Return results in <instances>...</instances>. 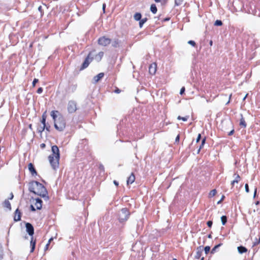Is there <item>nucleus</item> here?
<instances>
[{
	"label": "nucleus",
	"mask_w": 260,
	"mask_h": 260,
	"mask_svg": "<svg viewBox=\"0 0 260 260\" xmlns=\"http://www.w3.org/2000/svg\"><path fill=\"white\" fill-rule=\"evenodd\" d=\"M29 190L36 194L45 198L47 200L48 199L46 196L47 191L46 188L38 181H35L29 183Z\"/></svg>",
	"instance_id": "f257e3e1"
},
{
	"label": "nucleus",
	"mask_w": 260,
	"mask_h": 260,
	"mask_svg": "<svg viewBox=\"0 0 260 260\" xmlns=\"http://www.w3.org/2000/svg\"><path fill=\"white\" fill-rule=\"evenodd\" d=\"M52 154L48 157L49 162L54 170H56L59 166L60 153L58 147L53 145L51 147Z\"/></svg>",
	"instance_id": "f03ea898"
},
{
	"label": "nucleus",
	"mask_w": 260,
	"mask_h": 260,
	"mask_svg": "<svg viewBox=\"0 0 260 260\" xmlns=\"http://www.w3.org/2000/svg\"><path fill=\"white\" fill-rule=\"evenodd\" d=\"M54 123L55 129L58 131L61 132L63 131L66 127V124L65 119L61 115H59L57 120Z\"/></svg>",
	"instance_id": "7ed1b4c3"
},
{
	"label": "nucleus",
	"mask_w": 260,
	"mask_h": 260,
	"mask_svg": "<svg viewBox=\"0 0 260 260\" xmlns=\"http://www.w3.org/2000/svg\"><path fill=\"white\" fill-rule=\"evenodd\" d=\"M130 213L126 208H122L118 213V219L119 222H123L126 221L129 218Z\"/></svg>",
	"instance_id": "20e7f679"
},
{
	"label": "nucleus",
	"mask_w": 260,
	"mask_h": 260,
	"mask_svg": "<svg viewBox=\"0 0 260 260\" xmlns=\"http://www.w3.org/2000/svg\"><path fill=\"white\" fill-rule=\"evenodd\" d=\"M111 42V39L105 37V36L100 37L98 39L99 44L101 46H108V45H109L110 44Z\"/></svg>",
	"instance_id": "39448f33"
},
{
	"label": "nucleus",
	"mask_w": 260,
	"mask_h": 260,
	"mask_svg": "<svg viewBox=\"0 0 260 260\" xmlns=\"http://www.w3.org/2000/svg\"><path fill=\"white\" fill-rule=\"evenodd\" d=\"M77 110V104L75 102L70 101L68 104V110L70 113L75 112Z\"/></svg>",
	"instance_id": "423d86ee"
},
{
	"label": "nucleus",
	"mask_w": 260,
	"mask_h": 260,
	"mask_svg": "<svg viewBox=\"0 0 260 260\" xmlns=\"http://www.w3.org/2000/svg\"><path fill=\"white\" fill-rule=\"evenodd\" d=\"M26 230L29 236H32L34 234V229L32 224L27 222L25 223Z\"/></svg>",
	"instance_id": "0eeeda50"
},
{
	"label": "nucleus",
	"mask_w": 260,
	"mask_h": 260,
	"mask_svg": "<svg viewBox=\"0 0 260 260\" xmlns=\"http://www.w3.org/2000/svg\"><path fill=\"white\" fill-rule=\"evenodd\" d=\"M90 55V53L89 54L88 56L86 57V58L85 59V60H84L83 63H82V66L80 69L81 70H83V69L86 68L88 66L89 62L92 60V58H89Z\"/></svg>",
	"instance_id": "6e6552de"
},
{
	"label": "nucleus",
	"mask_w": 260,
	"mask_h": 260,
	"mask_svg": "<svg viewBox=\"0 0 260 260\" xmlns=\"http://www.w3.org/2000/svg\"><path fill=\"white\" fill-rule=\"evenodd\" d=\"M156 71V64L155 63H152L150 65L149 68V73L151 75H154Z\"/></svg>",
	"instance_id": "1a4fd4ad"
},
{
	"label": "nucleus",
	"mask_w": 260,
	"mask_h": 260,
	"mask_svg": "<svg viewBox=\"0 0 260 260\" xmlns=\"http://www.w3.org/2000/svg\"><path fill=\"white\" fill-rule=\"evenodd\" d=\"M28 168L29 172H30V173L31 174V175L32 176L37 175V171H36L35 168H34V166L32 165V164L29 163L28 165Z\"/></svg>",
	"instance_id": "9d476101"
},
{
	"label": "nucleus",
	"mask_w": 260,
	"mask_h": 260,
	"mask_svg": "<svg viewBox=\"0 0 260 260\" xmlns=\"http://www.w3.org/2000/svg\"><path fill=\"white\" fill-rule=\"evenodd\" d=\"M42 201L39 199L37 198L36 199L35 206L36 208L38 210H40L42 207Z\"/></svg>",
	"instance_id": "9b49d317"
},
{
	"label": "nucleus",
	"mask_w": 260,
	"mask_h": 260,
	"mask_svg": "<svg viewBox=\"0 0 260 260\" xmlns=\"http://www.w3.org/2000/svg\"><path fill=\"white\" fill-rule=\"evenodd\" d=\"M21 219V212L19 211L18 209H17L15 211V216L14 220L16 221L20 220Z\"/></svg>",
	"instance_id": "f8f14e48"
},
{
	"label": "nucleus",
	"mask_w": 260,
	"mask_h": 260,
	"mask_svg": "<svg viewBox=\"0 0 260 260\" xmlns=\"http://www.w3.org/2000/svg\"><path fill=\"white\" fill-rule=\"evenodd\" d=\"M104 74L103 73H100L93 78V80L95 83L98 82L102 78H103Z\"/></svg>",
	"instance_id": "ddd939ff"
},
{
	"label": "nucleus",
	"mask_w": 260,
	"mask_h": 260,
	"mask_svg": "<svg viewBox=\"0 0 260 260\" xmlns=\"http://www.w3.org/2000/svg\"><path fill=\"white\" fill-rule=\"evenodd\" d=\"M202 246H199L197 248V251L196 252V254L195 255V258L197 259H199L200 258L202 255Z\"/></svg>",
	"instance_id": "4468645a"
},
{
	"label": "nucleus",
	"mask_w": 260,
	"mask_h": 260,
	"mask_svg": "<svg viewBox=\"0 0 260 260\" xmlns=\"http://www.w3.org/2000/svg\"><path fill=\"white\" fill-rule=\"evenodd\" d=\"M57 114H59V112L58 111H52L51 112V116L54 120V122L57 120L58 116H57Z\"/></svg>",
	"instance_id": "2eb2a0df"
},
{
	"label": "nucleus",
	"mask_w": 260,
	"mask_h": 260,
	"mask_svg": "<svg viewBox=\"0 0 260 260\" xmlns=\"http://www.w3.org/2000/svg\"><path fill=\"white\" fill-rule=\"evenodd\" d=\"M135 176L133 173H132V174L129 176V177L127 179V184H129L133 183L135 181Z\"/></svg>",
	"instance_id": "dca6fc26"
},
{
	"label": "nucleus",
	"mask_w": 260,
	"mask_h": 260,
	"mask_svg": "<svg viewBox=\"0 0 260 260\" xmlns=\"http://www.w3.org/2000/svg\"><path fill=\"white\" fill-rule=\"evenodd\" d=\"M35 245H36V241L33 240V237H31V241H30V246H31V250L30 252H32L35 248Z\"/></svg>",
	"instance_id": "f3484780"
},
{
	"label": "nucleus",
	"mask_w": 260,
	"mask_h": 260,
	"mask_svg": "<svg viewBox=\"0 0 260 260\" xmlns=\"http://www.w3.org/2000/svg\"><path fill=\"white\" fill-rule=\"evenodd\" d=\"M238 250L240 253L242 254L243 253L246 252L247 251V249H246V247L242 246H240L238 247Z\"/></svg>",
	"instance_id": "a211bd4d"
},
{
	"label": "nucleus",
	"mask_w": 260,
	"mask_h": 260,
	"mask_svg": "<svg viewBox=\"0 0 260 260\" xmlns=\"http://www.w3.org/2000/svg\"><path fill=\"white\" fill-rule=\"evenodd\" d=\"M46 111H45L42 115V123L44 125V128H45L46 127Z\"/></svg>",
	"instance_id": "6ab92c4d"
},
{
	"label": "nucleus",
	"mask_w": 260,
	"mask_h": 260,
	"mask_svg": "<svg viewBox=\"0 0 260 260\" xmlns=\"http://www.w3.org/2000/svg\"><path fill=\"white\" fill-rule=\"evenodd\" d=\"M241 118L240 119V125L243 127H246V123L245 121L244 118L243 117V116L242 114L241 115Z\"/></svg>",
	"instance_id": "aec40b11"
},
{
	"label": "nucleus",
	"mask_w": 260,
	"mask_h": 260,
	"mask_svg": "<svg viewBox=\"0 0 260 260\" xmlns=\"http://www.w3.org/2000/svg\"><path fill=\"white\" fill-rule=\"evenodd\" d=\"M141 17H142V15L140 13H136L134 16V19L136 21L140 20L141 19Z\"/></svg>",
	"instance_id": "412c9836"
},
{
	"label": "nucleus",
	"mask_w": 260,
	"mask_h": 260,
	"mask_svg": "<svg viewBox=\"0 0 260 260\" xmlns=\"http://www.w3.org/2000/svg\"><path fill=\"white\" fill-rule=\"evenodd\" d=\"M150 11L153 14H155L157 12V9L155 4H152L151 5Z\"/></svg>",
	"instance_id": "4be33fe9"
},
{
	"label": "nucleus",
	"mask_w": 260,
	"mask_h": 260,
	"mask_svg": "<svg viewBox=\"0 0 260 260\" xmlns=\"http://www.w3.org/2000/svg\"><path fill=\"white\" fill-rule=\"evenodd\" d=\"M4 206L5 207L9 209V210L11 209V204L8 200L5 201L4 202Z\"/></svg>",
	"instance_id": "5701e85b"
},
{
	"label": "nucleus",
	"mask_w": 260,
	"mask_h": 260,
	"mask_svg": "<svg viewBox=\"0 0 260 260\" xmlns=\"http://www.w3.org/2000/svg\"><path fill=\"white\" fill-rule=\"evenodd\" d=\"M139 21V26L141 28L143 26V24L147 21V18H144L142 19H141V20Z\"/></svg>",
	"instance_id": "b1692460"
},
{
	"label": "nucleus",
	"mask_w": 260,
	"mask_h": 260,
	"mask_svg": "<svg viewBox=\"0 0 260 260\" xmlns=\"http://www.w3.org/2000/svg\"><path fill=\"white\" fill-rule=\"evenodd\" d=\"M222 245L221 243H220L216 246H215L211 250V253L213 254L215 252L216 249L217 248H218L220 246H221V245Z\"/></svg>",
	"instance_id": "393cba45"
},
{
	"label": "nucleus",
	"mask_w": 260,
	"mask_h": 260,
	"mask_svg": "<svg viewBox=\"0 0 260 260\" xmlns=\"http://www.w3.org/2000/svg\"><path fill=\"white\" fill-rule=\"evenodd\" d=\"M205 141H206V138H204V139H203V140H202V143L198 150V153H199L200 151V150L202 149V148L203 147L204 144L205 143Z\"/></svg>",
	"instance_id": "a878e982"
},
{
	"label": "nucleus",
	"mask_w": 260,
	"mask_h": 260,
	"mask_svg": "<svg viewBox=\"0 0 260 260\" xmlns=\"http://www.w3.org/2000/svg\"><path fill=\"white\" fill-rule=\"evenodd\" d=\"M221 220L222 225H224L227 221V218L226 216H222L221 217Z\"/></svg>",
	"instance_id": "bb28decb"
},
{
	"label": "nucleus",
	"mask_w": 260,
	"mask_h": 260,
	"mask_svg": "<svg viewBox=\"0 0 260 260\" xmlns=\"http://www.w3.org/2000/svg\"><path fill=\"white\" fill-rule=\"evenodd\" d=\"M216 193V189H213L210 192L209 196L210 198H212V197H214Z\"/></svg>",
	"instance_id": "cd10ccee"
},
{
	"label": "nucleus",
	"mask_w": 260,
	"mask_h": 260,
	"mask_svg": "<svg viewBox=\"0 0 260 260\" xmlns=\"http://www.w3.org/2000/svg\"><path fill=\"white\" fill-rule=\"evenodd\" d=\"M183 2V0H175V5L176 6H180Z\"/></svg>",
	"instance_id": "c85d7f7f"
},
{
	"label": "nucleus",
	"mask_w": 260,
	"mask_h": 260,
	"mask_svg": "<svg viewBox=\"0 0 260 260\" xmlns=\"http://www.w3.org/2000/svg\"><path fill=\"white\" fill-rule=\"evenodd\" d=\"M222 25V22L220 20H216L214 23V25H215V26H221Z\"/></svg>",
	"instance_id": "c756f323"
},
{
	"label": "nucleus",
	"mask_w": 260,
	"mask_h": 260,
	"mask_svg": "<svg viewBox=\"0 0 260 260\" xmlns=\"http://www.w3.org/2000/svg\"><path fill=\"white\" fill-rule=\"evenodd\" d=\"M104 55V52H100L98 54L96 55V57H98L99 60H101L102 58V57Z\"/></svg>",
	"instance_id": "7c9ffc66"
},
{
	"label": "nucleus",
	"mask_w": 260,
	"mask_h": 260,
	"mask_svg": "<svg viewBox=\"0 0 260 260\" xmlns=\"http://www.w3.org/2000/svg\"><path fill=\"white\" fill-rule=\"evenodd\" d=\"M188 44L192 46L193 47L196 46V43L194 41L190 40L188 41Z\"/></svg>",
	"instance_id": "2f4dec72"
},
{
	"label": "nucleus",
	"mask_w": 260,
	"mask_h": 260,
	"mask_svg": "<svg viewBox=\"0 0 260 260\" xmlns=\"http://www.w3.org/2000/svg\"><path fill=\"white\" fill-rule=\"evenodd\" d=\"M205 252L206 254H207L210 250V247L209 246H207L204 248Z\"/></svg>",
	"instance_id": "473e14b6"
},
{
	"label": "nucleus",
	"mask_w": 260,
	"mask_h": 260,
	"mask_svg": "<svg viewBox=\"0 0 260 260\" xmlns=\"http://www.w3.org/2000/svg\"><path fill=\"white\" fill-rule=\"evenodd\" d=\"M177 119L179 120L182 119L183 121H186L188 119V117H181L180 116H179Z\"/></svg>",
	"instance_id": "72a5a7b5"
},
{
	"label": "nucleus",
	"mask_w": 260,
	"mask_h": 260,
	"mask_svg": "<svg viewBox=\"0 0 260 260\" xmlns=\"http://www.w3.org/2000/svg\"><path fill=\"white\" fill-rule=\"evenodd\" d=\"M118 44V42L117 40L114 41V42L112 44V46L114 47H116Z\"/></svg>",
	"instance_id": "f704fd0d"
},
{
	"label": "nucleus",
	"mask_w": 260,
	"mask_h": 260,
	"mask_svg": "<svg viewBox=\"0 0 260 260\" xmlns=\"http://www.w3.org/2000/svg\"><path fill=\"white\" fill-rule=\"evenodd\" d=\"M3 258V250L2 247L0 245V260Z\"/></svg>",
	"instance_id": "c9c22d12"
},
{
	"label": "nucleus",
	"mask_w": 260,
	"mask_h": 260,
	"mask_svg": "<svg viewBox=\"0 0 260 260\" xmlns=\"http://www.w3.org/2000/svg\"><path fill=\"white\" fill-rule=\"evenodd\" d=\"M235 176H236V177L235 178L234 180H238V183L239 182V181H240V177L239 175H236V174H234Z\"/></svg>",
	"instance_id": "e433bc0d"
},
{
	"label": "nucleus",
	"mask_w": 260,
	"mask_h": 260,
	"mask_svg": "<svg viewBox=\"0 0 260 260\" xmlns=\"http://www.w3.org/2000/svg\"><path fill=\"white\" fill-rule=\"evenodd\" d=\"M45 129V128H44V126H43L42 127H41L40 128L38 129V132L39 133H40V134L41 135V134L44 131Z\"/></svg>",
	"instance_id": "4c0bfd02"
},
{
	"label": "nucleus",
	"mask_w": 260,
	"mask_h": 260,
	"mask_svg": "<svg viewBox=\"0 0 260 260\" xmlns=\"http://www.w3.org/2000/svg\"><path fill=\"white\" fill-rule=\"evenodd\" d=\"M39 81L38 79H35L32 82V86L34 87L37 83Z\"/></svg>",
	"instance_id": "58836bf2"
},
{
	"label": "nucleus",
	"mask_w": 260,
	"mask_h": 260,
	"mask_svg": "<svg viewBox=\"0 0 260 260\" xmlns=\"http://www.w3.org/2000/svg\"><path fill=\"white\" fill-rule=\"evenodd\" d=\"M245 191L246 192H249V187H248V184H246L245 185Z\"/></svg>",
	"instance_id": "ea45409f"
},
{
	"label": "nucleus",
	"mask_w": 260,
	"mask_h": 260,
	"mask_svg": "<svg viewBox=\"0 0 260 260\" xmlns=\"http://www.w3.org/2000/svg\"><path fill=\"white\" fill-rule=\"evenodd\" d=\"M43 91V88L42 87H40L37 90V93L40 94V93H41Z\"/></svg>",
	"instance_id": "a19ab883"
},
{
	"label": "nucleus",
	"mask_w": 260,
	"mask_h": 260,
	"mask_svg": "<svg viewBox=\"0 0 260 260\" xmlns=\"http://www.w3.org/2000/svg\"><path fill=\"white\" fill-rule=\"evenodd\" d=\"M207 225L209 228H211L212 225V221H207Z\"/></svg>",
	"instance_id": "79ce46f5"
},
{
	"label": "nucleus",
	"mask_w": 260,
	"mask_h": 260,
	"mask_svg": "<svg viewBox=\"0 0 260 260\" xmlns=\"http://www.w3.org/2000/svg\"><path fill=\"white\" fill-rule=\"evenodd\" d=\"M184 91H185V87H182L180 90V94H182L183 93H184Z\"/></svg>",
	"instance_id": "37998d69"
},
{
	"label": "nucleus",
	"mask_w": 260,
	"mask_h": 260,
	"mask_svg": "<svg viewBox=\"0 0 260 260\" xmlns=\"http://www.w3.org/2000/svg\"><path fill=\"white\" fill-rule=\"evenodd\" d=\"M201 134H199L198 135V138H197V139L196 140V142L197 143H198L200 141V140L201 139Z\"/></svg>",
	"instance_id": "c03bdc74"
},
{
	"label": "nucleus",
	"mask_w": 260,
	"mask_h": 260,
	"mask_svg": "<svg viewBox=\"0 0 260 260\" xmlns=\"http://www.w3.org/2000/svg\"><path fill=\"white\" fill-rule=\"evenodd\" d=\"M234 133V129H233L231 131H230L229 134H228V135L229 136H231Z\"/></svg>",
	"instance_id": "a18cd8bd"
},
{
	"label": "nucleus",
	"mask_w": 260,
	"mask_h": 260,
	"mask_svg": "<svg viewBox=\"0 0 260 260\" xmlns=\"http://www.w3.org/2000/svg\"><path fill=\"white\" fill-rule=\"evenodd\" d=\"M235 183H238V180H234L232 182V183H231L232 185L233 186V185H234V184H235Z\"/></svg>",
	"instance_id": "49530a36"
},
{
	"label": "nucleus",
	"mask_w": 260,
	"mask_h": 260,
	"mask_svg": "<svg viewBox=\"0 0 260 260\" xmlns=\"http://www.w3.org/2000/svg\"><path fill=\"white\" fill-rule=\"evenodd\" d=\"M224 198L225 197L224 196H222L220 200L217 202V204H220L223 200Z\"/></svg>",
	"instance_id": "de8ad7c7"
},
{
	"label": "nucleus",
	"mask_w": 260,
	"mask_h": 260,
	"mask_svg": "<svg viewBox=\"0 0 260 260\" xmlns=\"http://www.w3.org/2000/svg\"><path fill=\"white\" fill-rule=\"evenodd\" d=\"M46 145L44 143H42L40 145V147L41 148L43 149L45 147Z\"/></svg>",
	"instance_id": "09e8293b"
},
{
	"label": "nucleus",
	"mask_w": 260,
	"mask_h": 260,
	"mask_svg": "<svg viewBox=\"0 0 260 260\" xmlns=\"http://www.w3.org/2000/svg\"><path fill=\"white\" fill-rule=\"evenodd\" d=\"M256 192H257V188H255L254 189V196H253L254 198H255L256 196Z\"/></svg>",
	"instance_id": "8fccbe9b"
},
{
	"label": "nucleus",
	"mask_w": 260,
	"mask_h": 260,
	"mask_svg": "<svg viewBox=\"0 0 260 260\" xmlns=\"http://www.w3.org/2000/svg\"><path fill=\"white\" fill-rule=\"evenodd\" d=\"M120 91L121 90L118 88L115 90V92L117 93H119Z\"/></svg>",
	"instance_id": "3c124183"
},
{
	"label": "nucleus",
	"mask_w": 260,
	"mask_h": 260,
	"mask_svg": "<svg viewBox=\"0 0 260 260\" xmlns=\"http://www.w3.org/2000/svg\"><path fill=\"white\" fill-rule=\"evenodd\" d=\"M31 209L32 211H36V209L35 208L34 206L32 205H31Z\"/></svg>",
	"instance_id": "603ef678"
},
{
	"label": "nucleus",
	"mask_w": 260,
	"mask_h": 260,
	"mask_svg": "<svg viewBox=\"0 0 260 260\" xmlns=\"http://www.w3.org/2000/svg\"><path fill=\"white\" fill-rule=\"evenodd\" d=\"M49 245V244H47L46 245V246L45 247V250H47L48 249Z\"/></svg>",
	"instance_id": "864d4df0"
},
{
	"label": "nucleus",
	"mask_w": 260,
	"mask_h": 260,
	"mask_svg": "<svg viewBox=\"0 0 260 260\" xmlns=\"http://www.w3.org/2000/svg\"><path fill=\"white\" fill-rule=\"evenodd\" d=\"M114 184L116 185V186H118V182L117 181H116V180H114V182H113Z\"/></svg>",
	"instance_id": "5fc2aeb1"
},
{
	"label": "nucleus",
	"mask_w": 260,
	"mask_h": 260,
	"mask_svg": "<svg viewBox=\"0 0 260 260\" xmlns=\"http://www.w3.org/2000/svg\"><path fill=\"white\" fill-rule=\"evenodd\" d=\"M105 8H106V4H104L103 5V11H104V12H105Z\"/></svg>",
	"instance_id": "6e6d98bb"
},
{
	"label": "nucleus",
	"mask_w": 260,
	"mask_h": 260,
	"mask_svg": "<svg viewBox=\"0 0 260 260\" xmlns=\"http://www.w3.org/2000/svg\"><path fill=\"white\" fill-rule=\"evenodd\" d=\"M49 128H50V126H46V125L45 129H46L47 131H48V132H49V131H50V130H49Z\"/></svg>",
	"instance_id": "4d7b16f0"
},
{
	"label": "nucleus",
	"mask_w": 260,
	"mask_h": 260,
	"mask_svg": "<svg viewBox=\"0 0 260 260\" xmlns=\"http://www.w3.org/2000/svg\"><path fill=\"white\" fill-rule=\"evenodd\" d=\"M52 240H53V238H50V239L49 240V241H48V243H47V244H50V243H51V242Z\"/></svg>",
	"instance_id": "13d9d810"
},
{
	"label": "nucleus",
	"mask_w": 260,
	"mask_h": 260,
	"mask_svg": "<svg viewBox=\"0 0 260 260\" xmlns=\"http://www.w3.org/2000/svg\"><path fill=\"white\" fill-rule=\"evenodd\" d=\"M76 87H77L76 85H73V87H72L73 90H75L76 89Z\"/></svg>",
	"instance_id": "bf43d9fd"
},
{
	"label": "nucleus",
	"mask_w": 260,
	"mask_h": 260,
	"mask_svg": "<svg viewBox=\"0 0 260 260\" xmlns=\"http://www.w3.org/2000/svg\"><path fill=\"white\" fill-rule=\"evenodd\" d=\"M179 135H178V136H177V137L176 138V140H176V141H179Z\"/></svg>",
	"instance_id": "052dcab7"
},
{
	"label": "nucleus",
	"mask_w": 260,
	"mask_h": 260,
	"mask_svg": "<svg viewBox=\"0 0 260 260\" xmlns=\"http://www.w3.org/2000/svg\"><path fill=\"white\" fill-rule=\"evenodd\" d=\"M10 197H11V198H10V200H12V199H13V193H11V194Z\"/></svg>",
	"instance_id": "680f3d73"
},
{
	"label": "nucleus",
	"mask_w": 260,
	"mask_h": 260,
	"mask_svg": "<svg viewBox=\"0 0 260 260\" xmlns=\"http://www.w3.org/2000/svg\"><path fill=\"white\" fill-rule=\"evenodd\" d=\"M29 128L30 129H32V124H30L29 125Z\"/></svg>",
	"instance_id": "e2e57ef3"
},
{
	"label": "nucleus",
	"mask_w": 260,
	"mask_h": 260,
	"mask_svg": "<svg viewBox=\"0 0 260 260\" xmlns=\"http://www.w3.org/2000/svg\"><path fill=\"white\" fill-rule=\"evenodd\" d=\"M209 44H210V46H212V44H213V42H212V41H210Z\"/></svg>",
	"instance_id": "0e129e2a"
},
{
	"label": "nucleus",
	"mask_w": 260,
	"mask_h": 260,
	"mask_svg": "<svg viewBox=\"0 0 260 260\" xmlns=\"http://www.w3.org/2000/svg\"><path fill=\"white\" fill-rule=\"evenodd\" d=\"M161 0H154V1L156 2V3H159L160 2Z\"/></svg>",
	"instance_id": "69168bd1"
},
{
	"label": "nucleus",
	"mask_w": 260,
	"mask_h": 260,
	"mask_svg": "<svg viewBox=\"0 0 260 260\" xmlns=\"http://www.w3.org/2000/svg\"><path fill=\"white\" fill-rule=\"evenodd\" d=\"M208 237L209 238H212V236H211V234H209V235L208 236Z\"/></svg>",
	"instance_id": "338daca9"
},
{
	"label": "nucleus",
	"mask_w": 260,
	"mask_h": 260,
	"mask_svg": "<svg viewBox=\"0 0 260 260\" xmlns=\"http://www.w3.org/2000/svg\"><path fill=\"white\" fill-rule=\"evenodd\" d=\"M247 95V94H246V95L245 96V97H244V98H243V100H244L246 98Z\"/></svg>",
	"instance_id": "774afa93"
}]
</instances>
